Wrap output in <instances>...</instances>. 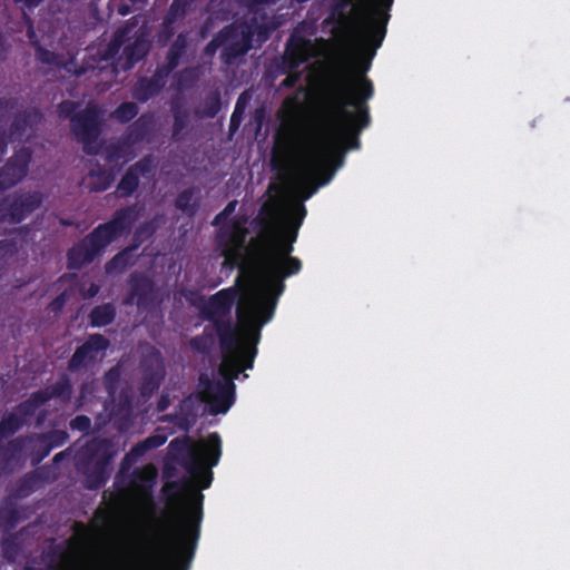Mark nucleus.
<instances>
[{
  "mask_svg": "<svg viewBox=\"0 0 570 570\" xmlns=\"http://www.w3.org/2000/svg\"><path fill=\"white\" fill-rule=\"evenodd\" d=\"M165 489L174 490L175 495H178L179 492L184 489V485L178 481H171L165 484Z\"/></svg>",
  "mask_w": 570,
  "mask_h": 570,
  "instance_id": "nucleus-64",
  "label": "nucleus"
},
{
  "mask_svg": "<svg viewBox=\"0 0 570 570\" xmlns=\"http://www.w3.org/2000/svg\"><path fill=\"white\" fill-rule=\"evenodd\" d=\"M314 45L308 38L292 33L285 43V50L281 58V71L293 72L297 70L313 56Z\"/></svg>",
  "mask_w": 570,
  "mask_h": 570,
  "instance_id": "nucleus-15",
  "label": "nucleus"
},
{
  "mask_svg": "<svg viewBox=\"0 0 570 570\" xmlns=\"http://www.w3.org/2000/svg\"><path fill=\"white\" fill-rule=\"evenodd\" d=\"M373 82L364 75H336L323 86L316 109L308 117L296 97H286L277 111L272 142H360L371 124L368 101Z\"/></svg>",
  "mask_w": 570,
  "mask_h": 570,
  "instance_id": "nucleus-2",
  "label": "nucleus"
},
{
  "mask_svg": "<svg viewBox=\"0 0 570 570\" xmlns=\"http://www.w3.org/2000/svg\"><path fill=\"white\" fill-rule=\"evenodd\" d=\"M176 24L177 22L175 21V19L166 14L164 16L163 21L159 24V29L157 30L156 33V40L160 47H166L168 42L171 40L174 35L176 33Z\"/></svg>",
  "mask_w": 570,
  "mask_h": 570,
  "instance_id": "nucleus-40",
  "label": "nucleus"
},
{
  "mask_svg": "<svg viewBox=\"0 0 570 570\" xmlns=\"http://www.w3.org/2000/svg\"><path fill=\"white\" fill-rule=\"evenodd\" d=\"M17 543L14 540H4L2 544L3 554L9 558L11 553H17Z\"/></svg>",
  "mask_w": 570,
  "mask_h": 570,
  "instance_id": "nucleus-60",
  "label": "nucleus"
},
{
  "mask_svg": "<svg viewBox=\"0 0 570 570\" xmlns=\"http://www.w3.org/2000/svg\"><path fill=\"white\" fill-rule=\"evenodd\" d=\"M150 50V45L142 36L136 37L132 43L124 47L121 55L118 57V65L124 70L131 68L141 59H144Z\"/></svg>",
  "mask_w": 570,
  "mask_h": 570,
  "instance_id": "nucleus-29",
  "label": "nucleus"
},
{
  "mask_svg": "<svg viewBox=\"0 0 570 570\" xmlns=\"http://www.w3.org/2000/svg\"><path fill=\"white\" fill-rule=\"evenodd\" d=\"M57 68L66 70L67 73L76 78H80L89 72H94V70H97V58L92 55H87L83 57L81 63H78L76 57L66 59L61 55V60Z\"/></svg>",
  "mask_w": 570,
  "mask_h": 570,
  "instance_id": "nucleus-32",
  "label": "nucleus"
},
{
  "mask_svg": "<svg viewBox=\"0 0 570 570\" xmlns=\"http://www.w3.org/2000/svg\"><path fill=\"white\" fill-rule=\"evenodd\" d=\"M70 429L83 434H88L91 430V419L86 414L76 415L70 421Z\"/></svg>",
  "mask_w": 570,
  "mask_h": 570,
  "instance_id": "nucleus-52",
  "label": "nucleus"
},
{
  "mask_svg": "<svg viewBox=\"0 0 570 570\" xmlns=\"http://www.w3.org/2000/svg\"><path fill=\"white\" fill-rule=\"evenodd\" d=\"M87 155H99L105 160L107 168H119L126 164V154L132 145H81Z\"/></svg>",
  "mask_w": 570,
  "mask_h": 570,
  "instance_id": "nucleus-24",
  "label": "nucleus"
},
{
  "mask_svg": "<svg viewBox=\"0 0 570 570\" xmlns=\"http://www.w3.org/2000/svg\"><path fill=\"white\" fill-rule=\"evenodd\" d=\"M249 99H250V95H249L248 90L243 91L237 98L234 110L245 114L246 108L248 107Z\"/></svg>",
  "mask_w": 570,
  "mask_h": 570,
  "instance_id": "nucleus-57",
  "label": "nucleus"
},
{
  "mask_svg": "<svg viewBox=\"0 0 570 570\" xmlns=\"http://www.w3.org/2000/svg\"><path fill=\"white\" fill-rule=\"evenodd\" d=\"M244 112H238L236 110L233 111L229 120V131L230 134H234L237 131L239 126L242 125V121L244 119Z\"/></svg>",
  "mask_w": 570,
  "mask_h": 570,
  "instance_id": "nucleus-58",
  "label": "nucleus"
},
{
  "mask_svg": "<svg viewBox=\"0 0 570 570\" xmlns=\"http://www.w3.org/2000/svg\"><path fill=\"white\" fill-rule=\"evenodd\" d=\"M194 195V187H187L185 190L180 191L175 199L176 208L189 217L196 215L200 206L199 200L196 199Z\"/></svg>",
  "mask_w": 570,
  "mask_h": 570,
  "instance_id": "nucleus-37",
  "label": "nucleus"
},
{
  "mask_svg": "<svg viewBox=\"0 0 570 570\" xmlns=\"http://www.w3.org/2000/svg\"><path fill=\"white\" fill-rule=\"evenodd\" d=\"M138 248V243H131L128 247H124L105 264V271L108 274L122 273L128 267L135 264V256L132 255Z\"/></svg>",
  "mask_w": 570,
  "mask_h": 570,
  "instance_id": "nucleus-34",
  "label": "nucleus"
},
{
  "mask_svg": "<svg viewBox=\"0 0 570 570\" xmlns=\"http://www.w3.org/2000/svg\"><path fill=\"white\" fill-rule=\"evenodd\" d=\"M11 210V195L0 198V225L9 224V213Z\"/></svg>",
  "mask_w": 570,
  "mask_h": 570,
  "instance_id": "nucleus-55",
  "label": "nucleus"
},
{
  "mask_svg": "<svg viewBox=\"0 0 570 570\" xmlns=\"http://www.w3.org/2000/svg\"><path fill=\"white\" fill-rule=\"evenodd\" d=\"M130 292L125 298V304H131L136 299L139 308H149L156 302V285L148 275L134 272L129 277Z\"/></svg>",
  "mask_w": 570,
  "mask_h": 570,
  "instance_id": "nucleus-20",
  "label": "nucleus"
},
{
  "mask_svg": "<svg viewBox=\"0 0 570 570\" xmlns=\"http://www.w3.org/2000/svg\"><path fill=\"white\" fill-rule=\"evenodd\" d=\"M204 494L187 491V501L175 514L170 541L144 559L138 570H189L203 521Z\"/></svg>",
  "mask_w": 570,
  "mask_h": 570,
  "instance_id": "nucleus-4",
  "label": "nucleus"
},
{
  "mask_svg": "<svg viewBox=\"0 0 570 570\" xmlns=\"http://www.w3.org/2000/svg\"><path fill=\"white\" fill-rule=\"evenodd\" d=\"M79 102L63 100L57 105L56 111L60 119H68L70 131L76 142H106L99 141L106 128V108L90 101L85 108L78 110Z\"/></svg>",
  "mask_w": 570,
  "mask_h": 570,
  "instance_id": "nucleus-8",
  "label": "nucleus"
},
{
  "mask_svg": "<svg viewBox=\"0 0 570 570\" xmlns=\"http://www.w3.org/2000/svg\"><path fill=\"white\" fill-rule=\"evenodd\" d=\"M189 7L190 0H173L166 16L175 19L176 22H180L187 17Z\"/></svg>",
  "mask_w": 570,
  "mask_h": 570,
  "instance_id": "nucleus-42",
  "label": "nucleus"
},
{
  "mask_svg": "<svg viewBox=\"0 0 570 570\" xmlns=\"http://www.w3.org/2000/svg\"><path fill=\"white\" fill-rule=\"evenodd\" d=\"M220 438L212 433L205 441L193 442L185 435L173 439L168 444V453L173 461L183 466L190 476L199 482L202 490H206L213 482L212 469L219 463Z\"/></svg>",
  "mask_w": 570,
  "mask_h": 570,
  "instance_id": "nucleus-7",
  "label": "nucleus"
},
{
  "mask_svg": "<svg viewBox=\"0 0 570 570\" xmlns=\"http://www.w3.org/2000/svg\"><path fill=\"white\" fill-rule=\"evenodd\" d=\"M8 51H9V46H8L4 35L0 28V63L7 59Z\"/></svg>",
  "mask_w": 570,
  "mask_h": 570,
  "instance_id": "nucleus-61",
  "label": "nucleus"
},
{
  "mask_svg": "<svg viewBox=\"0 0 570 570\" xmlns=\"http://www.w3.org/2000/svg\"><path fill=\"white\" fill-rule=\"evenodd\" d=\"M157 476L158 471L153 464L134 469L129 478L130 491L140 497H150Z\"/></svg>",
  "mask_w": 570,
  "mask_h": 570,
  "instance_id": "nucleus-26",
  "label": "nucleus"
},
{
  "mask_svg": "<svg viewBox=\"0 0 570 570\" xmlns=\"http://www.w3.org/2000/svg\"><path fill=\"white\" fill-rule=\"evenodd\" d=\"M247 134L254 135V142H266L269 134V118L264 105L255 108L248 121L245 124Z\"/></svg>",
  "mask_w": 570,
  "mask_h": 570,
  "instance_id": "nucleus-30",
  "label": "nucleus"
},
{
  "mask_svg": "<svg viewBox=\"0 0 570 570\" xmlns=\"http://www.w3.org/2000/svg\"><path fill=\"white\" fill-rule=\"evenodd\" d=\"M230 31H233L232 27H223L204 48L205 56L213 57L217 53L219 48L223 49V37L227 36Z\"/></svg>",
  "mask_w": 570,
  "mask_h": 570,
  "instance_id": "nucleus-44",
  "label": "nucleus"
},
{
  "mask_svg": "<svg viewBox=\"0 0 570 570\" xmlns=\"http://www.w3.org/2000/svg\"><path fill=\"white\" fill-rule=\"evenodd\" d=\"M138 217L137 205H128L116 209L109 220L96 226L69 249L67 254L68 267L78 269L95 262L102 255L107 246L131 234Z\"/></svg>",
  "mask_w": 570,
  "mask_h": 570,
  "instance_id": "nucleus-5",
  "label": "nucleus"
},
{
  "mask_svg": "<svg viewBox=\"0 0 570 570\" xmlns=\"http://www.w3.org/2000/svg\"><path fill=\"white\" fill-rule=\"evenodd\" d=\"M171 114H173V136L176 137L181 134L183 130H187L190 124V112L189 110L179 102L171 104Z\"/></svg>",
  "mask_w": 570,
  "mask_h": 570,
  "instance_id": "nucleus-39",
  "label": "nucleus"
},
{
  "mask_svg": "<svg viewBox=\"0 0 570 570\" xmlns=\"http://www.w3.org/2000/svg\"><path fill=\"white\" fill-rule=\"evenodd\" d=\"M167 438L161 434H153L146 438L145 440L134 444L129 452L125 454V458L121 462V471L129 468L131 462H135L137 459L141 458L147 451L151 449L160 448L166 442Z\"/></svg>",
  "mask_w": 570,
  "mask_h": 570,
  "instance_id": "nucleus-31",
  "label": "nucleus"
},
{
  "mask_svg": "<svg viewBox=\"0 0 570 570\" xmlns=\"http://www.w3.org/2000/svg\"><path fill=\"white\" fill-rule=\"evenodd\" d=\"M43 119V112L37 107H30L18 111L9 128L12 140L11 142H14V140L20 141L22 137H29L35 134Z\"/></svg>",
  "mask_w": 570,
  "mask_h": 570,
  "instance_id": "nucleus-22",
  "label": "nucleus"
},
{
  "mask_svg": "<svg viewBox=\"0 0 570 570\" xmlns=\"http://www.w3.org/2000/svg\"><path fill=\"white\" fill-rule=\"evenodd\" d=\"M127 33L128 30L126 28L117 29L114 32L105 50L99 51L97 55H94L97 58V70H102L104 67L100 66L101 62L109 63L116 59V57L120 53V50L125 45Z\"/></svg>",
  "mask_w": 570,
  "mask_h": 570,
  "instance_id": "nucleus-33",
  "label": "nucleus"
},
{
  "mask_svg": "<svg viewBox=\"0 0 570 570\" xmlns=\"http://www.w3.org/2000/svg\"><path fill=\"white\" fill-rule=\"evenodd\" d=\"M138 114V107L135 102H122L111 114V118L126 124L131 121Z\"/></svg>",
  "mask_w": 570,
  "mask_h": 570,
  "instance_id": "nucleus-41",
  "label": "nucleus"
},
{
  "mask_svg": "<svg viewBox=\"0 0 570 570\" xmlns=\"http://www.w3.org/2000/svg\"><path fill=\"white\" fill-rule=\"evenodd\" d=\"M73 385L68 374H62L58 381L32 392L29 396L36 411L47 402L55 400L63 405H68L72 401Z\"/></svg>",
  "mask_w": 570,
  "mask_h": 570,
  "instance_id": "nucleus-19",
  "label": "nucleus"
},
{
  "mask_svg": "<svg viewBox=\"0 0 570 570\" xmlns=\"http://www.w3.org/2000/svg\"><path fill=\"white\" fill-rule=\"evenodd\" d=\"M117 315L112 303H102L96 305L89 314V323L92 327H104L111 324Z\"/></svg>",
  "mask_w": 570,
  "mask_h": 570,
  "instance_id": "nucleus-35",
  "label": "nucleus"
},
{
  "mask_svg": "<svg viewBox=\"0 0 570 570\" xmlns=\"http://www.w3.org/2000/svg\"><path fill=\"white\" fill-rule=\"evenodd\" d=\"M169 75L158 65L154 75L149 78H140L134 86V96L139 102H147L150 98L160 94Z\"/></svg>",
  "mask_w": 570,
  "mask_h": 570,
  "instance_id": "nucleus-25",
  "label": "nucleus"
},
{
  "mask_svg": "<svg viewBox=\"0 0 570 570\" xmlns=\"http://www.w3.org/2000/svg\"><path fill=\"white\" fill-rule=\"evenodd\" d=\"M361 2L362 0H332L328 9V17L324 22L326 24H334L340 28H344L352 23L360 48L364 53L367 55L368 59L371 60L373 58L371 57V51L362 47V40L357 29L355 7L360 6Z\"/></svg>",
  "mask_w": 570,
  "mask_h": 570,
  "instance_id": "nucleus-18",
  "label": "nucleus"
},
{
  "mask_svg": "<svg viewBox=\"0 0 570 570\" xmlns=\"http://www.w3.org/2000/svg\"><path fill=\"white\" fill-rule=\"evenodd\" d=\"M32 153L33 150L29 146L21 145L6 165L0 168V191L9 190L26 177Z\"/></svg>",
  "mask_w": 570,
  "mask_h": 570,
  "instance_id": "nucleus-13",
  "label": "nucleus"
},
{
  "mask_svg": "<svg viewBox=\"0 0 570 570\" xmlns=\"http://www.w3.org/2000/svg\"><path fill=\"white\" fill-rule=\"evenodd\" d=\"M68 439V434L63 431H51L40 436V442H48V448H57L62 445Z\"/></svg>",
  "mask_w": 570,
  "mask_h": 570,
  "instance_id": "nucleus-51",
  "label": "nucleus"
},
{
  "mask_svg": "<svg viewBox=\"0 0 570 570\" xmlns=\"http://www.w3.org/2000/svg\"><path fill=\"white\" fill-rule=\"evenodd\" d=\"M237 206V200H232L227 203V205L217 213L215 218L213 219V226L222 225L223 223L228 222L229 216L235 212Z\"/></svg>",
  "mask_w": 570,
  "mask_h": 570,
  "instance_id": "nucleus-53",
  "label": "nucleus"
},
{
  "mask_svg": "<svg viewBox=\"0 0 570 570\" xmlns=\"http://www.w3.org/2000/svg\"><path fill=\"white\" fill-rule=\"evenodd\" d=\"M215 330L206 325L200 334L193 336L189 341V347L197 353L207 354L215 346Z\"/></svg>",
  "mask_w": 570,
  "mask_h": 570,
  "instance_id": "nucleus-36",
  "label": "nucleus"
},
{
  "mask_svg": "<svg viewBox=\"0 0 570 570\" xmlns=\"http://www.w3.org/2000/svg\"><path fill=\"white\" fill-rule=\"evenodd\" d=\"M169 405H170V401H169L168 394H164V393L160 394V397L157 403V411L164 412L169 407Z\"/></svg>",
  "mask_w": 570,
  "mask_h": 570,
  "instance_id": "nucleus-62",
  "label": "nucleus"
},
{
  "mask_svg": "<svg viewBox=\"0 0 570 570\" xmlns=\"http://www.w3.org/2000/svg\"><path fill=\"white\" fill-rule=\"evenodd\" d=\"M109 345L110 343L104 334H89L86 342L73 351V355L68 362L69 371L78 372L86 368L89 363L97 360L99 353L106 352Z\"/></svg>",
  "mask_w": 570,
  "mask_h": 570,
  "instance_id": "nucleus-17",
  "label": "nucleus"
},
{
  "mask_svg": "<svg viewBox=\"0 0 570 570\" xmlns=\"http://www.w3.org/2000/svg\"><path fill=\"white\" fill-rule=\"evenodd\" d=\"M393 0H361L355 7L361 45L374 57L382 47L391 20Z\"/></svg>",
  "mask_w": 570,
  "mask_h": 570,
  "instance_id": "nucleus-10",
  "label": "nucleus"
},
{
  "mask_svg": "<svg viewBox=\"0 0 570 570\" xmlns=\"http://www.w3.org/2000/svg\"><path fill=\"white\" fill-rule=\"evenodd\" d=\"M16 107V101L9 100V98L0 97V110H10Z\"/></svg>",
  "mask_w": 570,
  "mask_h": 570,
  "instance_id": "nucleus-63",
  "label": "nucleus"
},
{
  "mask_svg": "<svg viewBox=\"0 0 570 570\" xmlns=\"http://www.w3.org/2000/svg\"><path fill=\"white\" fill-rule=\"evenodd\" d=\"M141 382L139 385V393L146 400H149L155 392L160 387L165 379V365L161 353L154 350L150 354L145 356L141 362Z\"/></svg>",
  "mask_w": 570,
  "mask_h": 570,
  "instance_id": "nucleus-14",
  "label": "nucleus"
},
{
  "mask_svg": "<svg viewBox=\"0 0 570 570\" xmlns=\"http://www.w3.org/2000/svg\"><path fill=\"white\" fill-rule=\"evenodd\" d=\"M188 45V32H179L169 46L164 62L159 65L160 69L170 76L187 53Z\"/></svg>",
  "mask_w": 570,
  "mask_h": 570,
  "instance_id": "nucleus-28",
  "label": "nucleus"
},
{
  "mask_svg": "<svg viewBox=\"0 0 570 570\" xmlns=\"http://www.w3.org/2000/svg\"><path fill=\"white\" fill-rule=\"evenodd\" d=\"M120 381V371L118 367H111L102 377V384H105V390L109 397H114L117 392L118 384Z\"/></svg>",
  "mask_w": 570,
  "mask_h": 570,
  "instance_id": "nucleus-45",
  "label": "nucleus"
},
{
  "mask_svg": "<svg viewBox=\"0 0 570 570\" xmlns=\"http://www.w3.org/2000/svg\"><path fill=\"white\" fill-rule=\"evenodd\" d=\"M36 413L29 396L12 411L6 412L0 419V440L17 434Z\"/></svg>",
  "mask_w": 570,
  "mask_h": 570,
  "instance_id": "nucleus-21",
  "label": "nucleus"
},
{
  "mask_svg": "<svg viewBox=\"0 0 570 570\" xmlns=\"http://www.w3.org/2000/svg\"><path fill=\"white\" fill-rule=\"evenodd\" d=\"M246 216H234L223 223L216 232V248L218 250L244 253L248 228Z\"/></svg>",
  "mask_w": 570,
  "mask_h": 570,
  "instance_id": "nucleus-11",
  "label": "nucleus"
},
{
  "mask_svg": "<svg viewBox=\"0 0 570 570\" xmlns=\"http://www.w3.org/2000/svg\"><path fill=\"white\" fill-rule=\"evenodd\" d=\"M157 165L151 155L144 156L140 160L131 165L117 184V194L119 197H130L137 190L139 179L153 178L155 176Z\"/></svg>",
  "mask_w": 570,
  "mask_h": 570,
  "instance_id": "nucleus-16",
  "label": "nucleus"
},
{
  "mask_svg": "<svg viewBox=\"0 0 570 570\" xmlns=\"http://www.w3.org/2000/svg\"><path fill=\"white\" fill-rule=\"evenodd\" d=\"M119 168H107L99 163L91 166L87 175V187L91 193L106 191L114 183Z\"/></svg>",
  "mask_w": 570,
  "mask_h": 570,
  "instance_id": "nucleus-27",
  "label": "nucleus"
},
{
  "mask_svg": "<svg viewBox=\"0 0 570 570\" xmlns=\"http://www.w3.org/2000/svg\"><path fill=\"white\" fill-rule=\"evenodd\" d=\"M157 230L154 222H146L140 224L134 232V242L138 243V246L147 238L151 237Z\"/></svg>",
  "mask_w": 570,
  "mask_h": 570,
  "instance_id": "nucleus-49",
  "label": "nucleus"
},
{
  "mask_svg": "<svg viewBox=\"0 0 570 570\" xmlns=\"http://www.w3.org/2000/svg\"><path fill=\"white\" fill-rule=\"evenodd\" d=\"M18 253L17 243L12 239L0 240V259L7 261Z\"/></svg>",
  "mask_w": 570,
  "mask_h": 570,
  "instance_id": "nucleus-54",
  "label": "nucleus"
},
{
  "mask_svg": "<svg viewBox=\"0 0 570 570\" xmlns=\"http://www.w3.org/2000/svg\"><path fill=\"white\" fill-rule=\"evenodd\" d=\"M95 392V383L94 382H83L80 385L79 390V402L82 404L87 395L94 394Z\"/></svg>",
  "mask_w": 570,
  "mask_h": 570,
  "instance_id": "nucleus-59",
  "label": "nucleus"
},
{
  "mask_svg": "<svg viewBox=\"0 0 570 570\" xmlns=\"http://www.w3.org/2000/svg\"><path fill=\"white\" fill-rule=\"evenodd\" d=\"M43 203V195L40 191H29L11 195V210L9 224L18 225L31 213L38 209Z\"/></svg>",
  "mask_w": 570,
  "mask_h": 570,
  "instance_id": "nucleus-23",
  "label": "nucleus"
},
{
  "mask_svg": "<svg viewBox=\"0 0 570 570\" xmlns=\"http://www.w3.org/2000/svg\"><path fill=\"white\" fill-rule=\"evenodd\" d=\"M269 168L274 180L292 190L297 199L285 213L278 199L264 202L252 218L256 236L249 240V255L267 292L276 297L285 291V279L298 274L303 263L293 256L294 244L304 224V203L332 181L350 150L362 145H272Z\"/></svg>",
  "mask_w": 570,
  "mask_h": 570,
  "instance_id": "nucleus-1",
  "label": "nucleus"
},
{
  "mask_svg": "<svg viewBox=\"0 0 570 570\" xmlns=\"http://www.w3.org/2000/svg\"><path fill=\"white\" fill-rule=\"evenodd\" d=\"M36 59L41 63L57 67L60 63L61 55L36 45Z\"/></svg>",
  "mask_w": 570,
  "mask_h": 570,
  "instance_id": "nucleus-48",
  "label": "nucleus"
},
{
  "mask_svg": "<svg viewBox=\"0 0 570 570\" xmlns=\"http://www.w3.org/2000/svg\"><path fill=\"white\" fill-rule=\"evenodd\" d=\"M277 297L264 287L259 295L244 296L240 275L236 284L210 295L199 307V315L212 323L222 352H237L245 344L257 347L262 327L271 322Z\"/></svg>",
  "mask_w": 570,
  "mask_h": 570,
  "instance_id": "nucleus-3",
  "label": "nucleus"
},
{
  "mask_svg": "<svg viewBox=\"0 0 570 570\" xmlns=\"http://www.w3.org/2000/svg\"><path fill=\"white\" fill-rule=\"evenodd\" d=\"M223 363L218 370L223 377L218 381H212L208 377L200 379L203 387V399L209 405L213 414H225L235 402L234 380L238 379L240 373L252 370L254 360L257 355V347L253 344H245L237 352H222Z\"/></svg>",
  "mask_w": 570,
  "mask_h": 570,
  "instance_id": "nucleus-6",
  "label": "nucleus"
},
{
  "mask_svg": "<svg viewBox=\"0 0 570 570\" xmlns=\"http://www.w3.org/2000/svg\"><path fill=\"white\" fill-rule=\"evenodd\" d=\"M220 94L219 90L210 91L204 98V101L195 110V115L200 118H214L220 110Z\"/></svg>",
  "mask_w": 570,
  "mask_h": 570,
  "instance_id": "nucleus-38",
  "label": "nucleus"
},
{
  "mask_svg": "<svg viewBox=\"0 0 570 570\" xmlns=\"http://www.w3.org/2000/svg\"><path fill=\"white\" fill-rule=\"evenodd\" d=\"M115 454V444L110 439L94 438L79 449L76 466L85 476L86 489L95 491L106 484Z\"/></svg>",
  "mask_w": 570,
  "mask_h": 570,
  "instance_id": "nucleus-9",
  "label": "nucleus"
},
{
  "mask_svg": "<svg viewBox=\"0 0 570 570\" xmlns=\"http://www.w3.org/2000/svg\"><path fill=\"white\" fill-rule=\"evenodd\" d=\"M226 27H232L233 31L223 37L224 48L220 51V60L226 65H230L252 49L254 31L248 24L237 26L230 23Z\"/></svg>",
  "mask_w": 570,
  "mask_h": 570,
  "instance_id": "nucleus-12",
  "label": "nucleus"
},
{
  "mask_svg": "<svg viewBox=\"0 0 570 570\" xmlns=\"http://www.w3.org/2000/svg\"><path fill=\"white\" fill-rule=\"evenodd\" d=\"M16 442L8 445H0V473L6 472L14 458Z\"/></svg>",
  "mask_w": 570,
  "mask_h": 570,
  "instance_id": "nucleus-50",
  "label": "nucleus"
},
{
  "mask_svg": "<svg viewBox=\"0 0 570 570\" xmlns=\"http://www.w3.org/2000/svg\"><path fill=\"white\" fill-rule=\"evenodd\" d=\"M165 421L174 423L180 431L189 432L195 422V417L188 412L168 414L164 416Z\"/></svg>",
  "mask_w": 570,
  "mask_h": 570,
  "instance_id": "nucleus-43",
  "label": "nucleus"
},
{
  "mask_svg": "<svg viewBox=\"0 0 570 570\" xmlns=\"http://www.w3.org/2000/svg\"><path fill=\"white\" fill-rule=\"evenodd\" d=\"M175 81L181 89H189L197 81V73L191 67H186L175 75Z\"/></svg>",
  "mask_w": 570,
  "mask_h": 570,
  "instance_id": "nucleus-47",
  "label": "nucleus"
},
{
  "mask_svg": "<svg viewBox=\"0 0 570 570\" xmlns=\"http://www.w3.org/2000/svg\"><path fill=\"white\" fill-rule=\"evenodd\" d=\"M219 255L224 258L222 266L227 268H244L245 265V255L239 252H228V250H219Z\"/></svg>",
  "mask_w": 570,
  "mask_h": 570,
  "instance_id": "nucleus-46",
  "label": "nucleus"
},
{
  "mask_svg": "<svg viewBox=\"0 0 570 570\" xmlns=\"http://www.w3.org/2000/svg\"><path fill=\"white\" fill-rule=\"evenodd\" d=\"M279 72L282 75H286V78L283 79L282 82H281V87H283V88H293V87L296 86V83L301 79V75L297 71L282 72V70L279 69Z\"/></svg>",
  "mask_w": 570,
  "mask_h": 570,
  "instance_id": "nucleus-56",
  "label": "nucleus"
}]
</instances>
